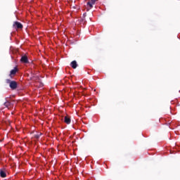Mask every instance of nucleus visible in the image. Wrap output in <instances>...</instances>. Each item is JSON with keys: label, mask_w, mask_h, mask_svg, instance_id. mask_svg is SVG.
I'll list each match as a JSON object with an SVG mask.
<instances>
[{"label": "nucleus", "mask_w": 180, "mask_h": 180, "mask_svg": "<svg viewBox=\"0 0 180 180\" xmlns=\"http://www.w3.org/2000/svg\"><path fill=\"white\" fill-rule=\"evenodd\" d=\"M70 65L72 67V68H73L74 70H75V68H77V67H78V64L77 63L76 60H73L71 62Z\"/></svg>", "instance_id": "nucleus-8"}, {"label": "nucleus", "mask_w": 180, "mask_h": 180, "mask_svg": "<svg viewBox=\"0 0 180 180\" xmlns=\"http://www.w3.org/2000/svg\"><path fill=\"white\" fill-rule=\"evenodd\" d=\"M40 136H41V134L34 135V139H36V140H39V139H40Z\"/></svg>", "instance_id": "nucleus-10"}, {"label": "nucleus", "mask_w": 180, "mask_h": 180, "mask_svg": "<svg viewBox=\"0 0 180 180\" xmlns=\"http://www.w3.org/2000/svg\"><path fill=\"white\" fill-rule=\"evenodd\" d=\"M98 0H89L87 2V6L89 9H92L94 8V5L97 2Z\"/></svg>", "instance_id": "nucleus-4"}, {"label": "nucleus", "mask_w": 180, "mask_h": 180, "mask_svg": "<svg viewBox=\"0 0 180 180\" xmlns=\"http://www.w3.org/2000/svg\"><path fill=\"white\" fill-rule=\"evenodd\" d=\"M4 106H6V108H8V109H11V108H13V104H12L11 101H7L4 103Z\"/></svg>", "instance_id": "nucleus-6"}, {"label": "nucleus", "mask_w": 180, "mask_h": 180, "mask_svg": "<svg viewBox=\"0 0 180 180\" xmlns=\"http://www.w3.org/2000/svg\"><path fill=\"white\" fill-rule=\"evenodd\" d=\"M6 84H9V86L12 91H15L18 88V82L15 81H12L9 79L6 80Z\"/></svg>", "instance_id": "nucleus-1"}, {"label": "nucleus", "mask_w": 180, "mask_h": 180, "mask_svg": "<svg viewBox=\"0 0 180 180\" xmlns=\"http://www.w3.org/2000/svg\"><path fill=\"white\" fill-rule=\"evenodd\" d=\"M64 122L66 123V124H70V123H71V118L70 117V116H65Z\"/></svg>", "instance_id": "nucleus-7"}, {"label": "nucleus", "mask_w": 180, "mask_h": 180, "mask_svg": "<svg viewBox=\"0 0 180 180\" xmlns=\"http://www.w3.org/2000/svg\"><path fill=\"white\" fill-rule=\"evenodd\" d=\"M20 63H22V64H29V58H27V56L24 55L21 57L20 60Z\"/></svg>", "instance_id": "nucleus-2"}, {"label": "nucleus", "mask_w": 180, "mask_h": 180, "mask_svg": "<svg viewBox=\"0 0 180 180\" xmlns=\"http://www.w3.org/2000/svg\"><path fill=\"white\" fill-rule=\"evenodd\" d=\"M14 29H15V30H18L19 29H23V25H22V23L18 22V21H15L14 22V24L13 25Z\"/></svg>", "instance_id": "nucleus-3"}, {"label": "nucleus", "mask_w": 180, "mask_h": 180, "mask_svg": "<svg viewBox=\"0 0 180 180\" xmlns=\"http://www.w3.org/2000/svg\"><path fill=\"white\" fill-rule=\"evenodd\" d=\"M0 176L1 178H6V172L4 170H0Z\"/></svg>", "instance_id": "nucleus-9"}, {"label": "nucleus", "mask_w": 180, "mask_h": 180, "mask_svg": "<svg viewBox=\"0 0 180 180\" xmlns=\"http://www.w3.org/2000/svg\"><path fill=\"white\" fill-rule=\"evenodd\" d=\"M18 71H19L18 67L14 68V69L11 70L9 77H11V78H13L14 76L16 75V72H18Z\"/></svg>", "instance_id": "nucleus-5"}]
</instances>
